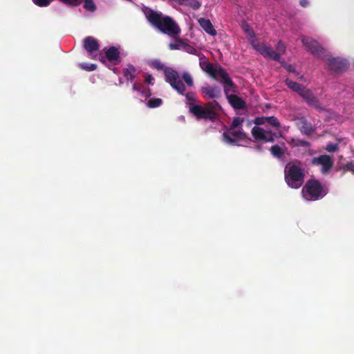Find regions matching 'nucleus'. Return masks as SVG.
Instances as JSON below:
<instances>
[{
	"label": "nucleus",
	"mask_w": 354,
	"mask_h": 354,
	"mask_svg": "<svg viewBox=\"0 0 354 354\" xmlns=\"http://www.w3.org/2000/svg\"><path fill=\"white\" fill-rule=\"evenodd\" d=\"M144 15L149 24L161 32L170 37H176L180 33V27L171 17L163 15L150 8H145Z\"/></svg>",
	"instance_id": "obj_1"
},
{
	"label": "nucleus",
	"mask_w": 354,
	"mask_h": 354,
	"mask_svg": "<svg viewBox=\"0 0 354 354\" xmlns=\"http://www.w3.org/2000/svg\"><path fill=\"white\" fill-rule=\"evenodd\" d=\"M149 66L158 71L163 70L165 81L176 90L179 94L183 95L185 92V86L180 79V75L176 70L171 67L165 66V65L158 59L150 62Z\"/></svg>",
	"instance_id": "obj_2"
},
{
	"label": "nucleus",
	"mask_w": 354,
	"mask_h": 354,
	"mask_svg": "<svg viewBox=\"0 0 354 354\" xmlns=\"http://www.w3.org/2000/svg\"><path fill=\"white\" fill-rule=\"evenodd\" d=\"M221 106L216 100L209 102L205 106L198 104L192 105L189 111L197 120H205L215 121L218 118V111L221 110Z\"/></svg>",
	"instance_id": "obj_3"
},
{
	"label": "nucleus",
	"mask_w": 354,
	"mask_h": 354,
	"mask_svg": "<svg viewBox=\"0 0 354 354\" xmlns=\"http://www.w3.org/2000/svg\"><path fill=\"white\" fill-rule=\"evenodd\" d=\"M301 162H288L284 169V178L287 185L292 189L299 188L304 182L305 172L300 166Z\"/></svg>",
	"instance_id": "obj_4"
},
{
	"label": "nucleus",
	"mask_w": 354,
	"mask_h": 354,
	"mask_svg": "<svg viewBox=\"0 0 354 354\" xmlns=\"http://www.w3.org/2000/svg\"><path fill=\"white\" fill-rule=\"evenodd\" d=\"M328 192L326 186L316 179H309L302 188L301 193L307 201H317L324 198Z\"/></svg>",
	"instance_id": "obj_5"
},
{
	"label": "nucleus",
	"mask_w": 354,
	"mask_h": 354,
	"mask_svg": "<svg viewBox=\"0 0 354 354\" xmlns=\"http://www.w3.org/2000/svg\"><path fill=\"white\" fill-rule=\"evenodd\" d=\"M301 42L306 50L314 56L320 57L325 53V49L319 44L317 40L313 39L312 37L302 36Z\"/></svg>",
	"instance_id": "obj_6"
},
{
	"label": "nucleus",
	"mask_w": 354,
	"mask_h": 354,
	"mask_svg": "<svg viewBox=\"0 0 354 354\" xmlns=\"http://www.w3.org/2000/svg\"><path fill=\"white\" fill-rule=\"evenodd\" d=\"M217 82H220L224 84V87L232 88V92H236V86L233 82L229 74L220 65H217L215 69V75L212 77Z\"/></svg>",
	"instance_id": "obj_7"
},
{
	"label": "nucleus",
	"mask_w": 354,
	"mask_h": 354,
	"mask_svg": "<svg viewBox=\"0 0 354 354\" xmlns=\"http://www.w3.org/2000/svg\"><path fill=\"white\" fill-rule=\"evenodd\" d=\"M311 165L314 166L320 165L322 167V174H328L330 172L334 165V162L330 156L324 154L313 158L311 160Z\"/></svg>",
	"instance_id": "obj_8"
},
{
	"label": "nucleus",
	"mask_w": 354,
	"mask_h": 354,
	"mask_svg": "<svg viewBox=\"0 0 354 354\" xmlns=\"http://www.w3.org/2000/svg\"><path fill=\"white\" fill-rule=\"evenodd\" d=\"M222 137L223 141L230 145L236 144L248 138L246 133L243 131H235L234 129H229L227 131L224 132Z\"/></svg>",
	"instance_id": "obj_9"
},
{
	"label": "nucleus",
	"mask_w": 354,
	"mask_h": 354,
	"mask_svg": "<svg viewBox=\"0 0 354 354\" xmlns=\"http://www.w3.org/2000/svg\"><path fill=\"white\" fill-rule=\"evenodd\" d=\"M232 88H227L225 86L224 93L227 97L228 102L234 109H244L246 106L245 102L239 96L235 94H229Z\"/></svg>",
	"instance_id": "obj_10"
},
{
	"label": "nucleus",
	"mask_w": 354,
	"mask_h": 354,
	"mask_svg": "<svg viewBox=\"0 0 354 354\" xmlns=\"http://www.w3.org/2000/svg\"><path fill=\"white\" fill-rule=\"evenodd\" d=\"M328 65L329 69L335 73H342L349 66V64L346 59L338 57L328 58Z\"/></svg>",
	"instance_id": "obj_11"
},
{
	"label": "nucleus",
	"mask_w": 354,
	"mask_h": 354,
	"mask_svg": "<svg viewBox=\"0 0 354 354\" xmlns=\"http://www.w3.org/2000/svg\"><path fill=\"white\" fill-rule=\"evenodd\" d=\"M299 95L308 105L315 108L316 109H322V107L319 104L318 98L310 90L305 87Z\"/></svg>",
	"instance_id": "obj_12"
},
{
	"label": "nucleus",
	"mask_w": 354,
	"mask_h": 354,
	"mask_svg": "<svg viewBox=\"0 0 354 354\" xmlns=\"http://www.w3.org/2000/svg\"><path fill=\"white\" fill-rule=\"evenodd\" d=\"M296 125L303 135L310 136L315 130V128L305 117L298 118L296 120Z\"/></svg>",
	"instance_id": "obj_13"
},
{
	"label": "nucleus",
	"mask_w": 354,
	"mask_h": 354,
	"mask_svg": "<svg viewBox=\"0 0 354 354\" xmlns=\"http://www.w3.org/2000/svg\"><path fill=\"white\" fill-rule=\"evenodd\" d=\"M201 93L204 97L218 99L221 97V91L216 86H206L201 88Z\"/></svg>",
	"instance_id": "obj_14"
},
{
	"label": "nucleus",
	"mask_w": 354,
	"mask_h": 354,
	"mask_svg": "<svg viewBox=\"0 0 354 354\" xmlns=\"http://www.w3.org/2000/svg\"><path fill=\"white\" fill-rule=\"evenodd\" d=\"M259 53L264 57L272 59L274 61L281 62V57L279 53H277L270 46L266 45L265 44H261Z\"/></svg>",
	"instance_id": "obj_15"
},
{
	"label": "nucleus",
	"mask_w": 354,
	"mask_h": 354,
	"mask_svg": "<svg viewBox=\"0 0 354 354\" xmlns=\"http://www.w3.org/2000/svg\"><path fill=\"white\" fill-rule=\"evenodd\" d=\"M84 47L88 53L91 54L99 50L100 45L94 37L88 36L84 40Z\"/></svg>",
	"instance_id": "obj_16"
},
{
	"label": "nucleus",
	"mask_w": 354,
	"mask_h": 354,
	"mask_svg": "<svg viewBox=\"0 0 354 354\" xmlns=\"http://www.w3.org/2000/svg\"><path fill=\"white\" fill-rule=\"evenodd\" d=\"M286 150L287 148L284 143L281 146L274 145L270 148V151L272 156L279 160H282L284 158Z\"/></svg>",
	"instance_id": "obj_17"
},
{
	"label": "nucleus",
	"mask_w": 354,
	"mask_h": 354,
	"mask_svg": "<svg viewBox=\"0 0 354 354\" xmlns=\"http://www.w3.org/2000/svg\"><path fill=\"white\" fill-rule=\"evenodd\" d=\"M106 59L115 64H118L120 59V53L119 50L115 47L111 46L105 51Z\"/></svg>",
	"instance_id": "obj_18"
},
{
	"label": "nucleus",
	"mask_w": 354,
	"mask_h": 354,
	"mask_svg": "<svg viewBox=\"0 0 354 354\" xmlns=\"http://www.w3.org/2000/svg\"><path fill=\"white\" fill-rule=\"evenodd\" d=\"M198 23L201 28L209 35L212 36L216 35V30L214 28L209 19L201 18L198 19Z\"/></svg>",
	"instance_id": "obj_19"
},
{
	"label": "nucleus",
	"mask_w": 354,
	"mask_h": 354,
	"mask_svg": "<svg viewBox=\"0 0 354 354\" xmlns=\"http://www.w3.org/2000/svg\"><path fill=\"white\" fill-rule=\"evenodd\" d=\"M123 75L128 81L132 82L137 75L136 68L132 64H129L128 68L123 69Z\"/></svg>",
	"instance_id": "obj_20"
},
{
	"label": "nucleus",
	"mask_w": 354,
	"mask_h": 354,
	"mask_svg": "<svg viewBox=\"0 0 354 354\" xmlns=\"http://www.w3.org/2000/svg\"><path fill=\"white\" fill-rule=\"evenodd\" d=\"M179 5L189 6L194 10L201 7V3L198 0H175Z\"/></svg>",
	"instance_id": "obj_21"
},
{
	"label": "nucleus",
	"mask_w": 354,
	"mask_h": 354,
	"mask_svg": "<svg viewBox=\"0 0 354 354\" xmlns=\"http://www.w3.org/2000/svg\"><path fill=\"white\" fill-rule=\"evenodd\" d=\"M285 83H286V85L289 88H290L291 90H292L295 92L298 93L299 95L301 93V91L305 88V86H304L303 85H301L296 82H294L293 80H292L289 78H287L285 80Z\"/></svg>",
	"instance_id": "obj_22"
},
{
	"label": "nucleus",
	"mask_w": 354,
	"mask_h": 354,
	"mask_svg": "<svg viewBox=\"0 0 354 354\" xmlns=\"http://www.w3.org/2000/svg\"><path fill=\"white\" fill-rule=\"evenodd\" d=\"M251 133L256 140L261 141L263 140L266 131L262 128L255 126L252 129Z\"/></svg>",
	"instance_id": "obj_23"
},
{
	"label": "nucleus",
	"mask_w": 354,
	"mask_h": 354,
	"mask_svg": "<svg viewBox=\"0 0 354 354\" xmlns=\"http://www.w3.org/2000/svg\"><path fill=\"white\" fill-rule=\"evenodd\" d=\"M200 66L211 77H214L216 66H214L212 64L208 62H201Z\"/></svg>",
	"instance_id": "obj_24"
},
{
	"label": "nucleus",
	"mask_w": 354,
	"mask_h": 354,
	"mask_svg": "<svg viewBox=\"0 0 354 354\" xmlns=\"http://www.w3.org/2000/svg\"><path fill=\"white\" fill-rule=\"evenodd\" d=\"M185 42L180 38L176 39L174 43H170L169 47L171 50H183Z\"/></svg>",
	"instance_id": "obj_25"
},
{
	"label": "nucleus",
	"mask_w": 354,
	"mask_h": 354,
	"mask_svg": "<svg viewBox=\"0 0 354 354\" xmlns=\"http://www.w3.org/2000/svg\"><path fill=\"white\" fill-rule=\"evenodd\" d=\"M290 143L292 147H310V143L308 141L301 140V139L292 138Z\"/></svg>",
	"instance_id": "obj_26"
},
{
	"label": "nucleus",
	"mask_w": 354,
	"mask_h": 354,
	"mask_svg": "<svg viewBox=\"0 0 354 354\" xmlns=\"http://www.w3.org/2000/svg\"><path fill=\"white\" fill-rule=\"evenodd\" d=\"M181 77L188 86L191 87L194 85L193 78L188 72H183Z\"/></svg>",
	"instance_id": "obj_27"
},
{
	"label": "nucleus",
	"mask_w": 354,
	"mask_h": 354,
	"mask_svg": "<svg viewBox=\"0 0 354 354\" xmlns=\"http://www.w3.org/2000/svg\"><path fill=\"white\" fill-rule=\"evenodd\" d=\"M162 103L160 98H151L147 102V106L149 108H156L160 106Z\"/></svg>",
	"instance_id": "obj_28"
},
{
	"label": "nucleus",
	"mask_w": 354,
	"mask_h": 354,
	"mask_svg": "<svg viewBox=\"0 0 354 354\" xmlns=\"http://www.w3.org/2000/svg\"><path fill=\"white\" fill-rule=\"evenodd\" d=\"M242 28L244 32L249 36L250 39L255 37L254 32L247 23H244Z\"/></svg>",
	"instance_id": "obj_29"
},
{
	"label": "nucleus",
	"mask_w": 354,
	"mask_h": 354,
	"mask_svg": "<svg viewBox=\"0 0 354 354\" xmlns=\"http://www.w3.org/2000/svg\"><path fill=\"white\" fill-rule=\"evenodd\" d=\"M266 122L274 127L277 128L280 127V122L279 120L274 116L267 117Z\"/></svg>",
	"instance_id": "obj_30"
},
{
	"label": "nucleus",
	"mask_w": 354,
	"mask_h": 354,
	"mask_svg": "<svg viewBox=\"0 0 354 354\" xmlns=\"http://www.w3.org/2000/svg\"><path fill=\"white\" fill-rule=\"evenodd\" d=\"M84 8L91 12H93L96 10V6L93 0H85Z\"/></svg>",
	"instance_id": "obj_31"
},
{
	"label": "nucleus",
	"mask_w": 354,
	"mask_h": 354,
	"mask_svg": "<svg viewBox=\"0 0 354 354\" xmlns=\"http://www.w3.org/2000/svg\"><path fill=\"white\" fill-rule=\"evenodd\" d=\"M68 6H78L82 3V0H59Z\"/></svg>",
	"instance_id": "obj_32"
},
{
	"label": "nucleus",
	"mask_w": 354,
	"mask_h": 354,
	"mask_svg": "<svg viewBox=\"0 0 354 354\" xmlns=\"http://www.w3.org/2000/svg\"><path fill=\"white\" fill-rule=\"evenodd\" d=\"M183 50L184 51H185L189 54H192V55H196L198 53L197 50L194 46H192L188 44H186L185 42Z\"/></svg>",
	"instance_id": "obj_33"
},
{
	"label": "nucleus",
	"mask_w": 354,
	"mask_h": 354,
	"mask_svg": "<svg viewBox=\"0 0 354 354\" xmlns=\"http://www.w3.org/2000/svg\"><path fill=\"white\" fill-rule=\"evenodd\" d=\"M80 67L87 71H95L97 68V65L95 64H86L85 63H81L80 64Z\"/></svg>",
	"instance_id": "obj_34"
},
{
	"label": "nucleus",
	"mask_w": 354,
	"mask_h": 354,
	"mask_svg": "<svg viewBox=\"0 0 354 354\" xmlns=\"http://www.w3.org/2000/svg\"><path fill=\"white\" fill-rule=\"evenodd\" d=\"M243 122V120L239 117H236V118H234L230 129H231V130L235 129L237 127L241 125Z\"/></svg>",
	"instance_id": "obj_35"
},
{
	"label": "nucleus",
	"mask_w": 354,
	"mask_h": 354,
	"mask_svg": "<svg viewBox=\"0 0 354 354\" xmlns=\"http://www.w3.org/2000/svg\"><path fill=\"white\" fill-rule=\"evenodd\" d=\"M325 149L328 152L333 153V152L337 151L339 149V146H338V144H335V143L330 142L326 145Z\"/></svg>",
	"instance_id": "obj_36"
},
{
	"label": "nucleus",
	"mask_w": 354,
	"mask_h": 354,
	"mask_svg": "<svg viewBox=\"0 0 354 354\" xmlns=\"http://www.w3.org/2000/svg\"><path fill=\"white\" fill-rule=\"evenodd\" d=\"M53 0H32L34 3L39 7H46L50 5Z\"/></svg>",
	"instance_id": "obj_37"
},
{
	"label": "nucleus",
	"mask_w": 354,
	"mask_h": 354,
	"mask_svg": "<svg viewBox=\"0 0 354 354\" xmlns=\"http://www.w3.org/2000/svg\"><path fill=\"white\" fill-rule=\"evenodd\" d=\"M277 53H279L280 56L286 53V46L281 41L277 43Z\"/></svg>",
	"instance_id": "obj_38"
},
{
	"label": "nucleus",
	"mask_w": 354,
	"mask_h": 354,
	"mask_svg": "<svg viewBox=\"0 0 354 354\" xmlns=\"http://www.w3.org/2000/svg\"><path fill=\"white\" fill-rule=\"evenodd\" d=\"M250 44L257 51H260V48H261V44H259L258 41L256 39L255 37H252L250 39Z\"/></svg>",
	"instance_id": "obj_39"
},
{
	"label": "nucleus",
	"mask_w": 354,
	"mask_h": 354,
	"mask_svg": "<svg viewBox=\"0 0 354 354\" xmlns=\"http://www.w3.org/2000/svg\"><path fill=\"white\" fill-rule=\"evenodd\" d=\"M343 169L351 171L354 174V161L348 162L345 165H344Z\"/></svg>",
	"instance_id": "obj_40"
},
{
	"label": "nucleus",
	"mask_w": 354,
	"mask_h": 354,
	"mask_svg": "<svg viewBox=\"0 0 354 354\" xmlns=\"http://www.w3.org/2000/svg\"><path fill=\"white\" fill-rule=\"evenodd\" d=\"M263 141L266 142H274V138L271 131H266Z\"/></svg>",
	"instance_id": "obj_41"
},
{
	"label": "nucleus",
	"mask_w": 354,
	"mask_h": 354,
	"mask_svg": "<svg viewBox=\"0 0 354 354\" xmlns=\"http://www.w3.org/2000/svg\"><path fill=\"white\" fill-rule=\"evenodd\" d=\"M143 77L145 78V81L146 83H147L148 84L153 85L154 78L152 76V75L148 74V73H145Z\"/></svg>",
	"instance_id": "obj_42"
},
{
	"label": "nucleus",
	"mask_w": 354,
	"mask_h": 354,
	"mask_svg": "<svg viewBox=\"0 0 354 354\" xmlns=\"http://www.w3.org/2000/svg\"><path fill=\"white\" fill-rule=\"evenodd\" d=\"M185 97L188 101H190V102L196 101V95L193 92H187L185 94Z\"/></svg>",
	"instance_id": "obj_43"
},
{
	"label": "nucleus",
	"mask_w": 354,
	"mask_h": 354,
	"mask_svg": "<svg viewBox=\"0 0 354 354\" xmlns=\"http://www.w3.org/2000/svg\"><path fill=\"white\" fill-rule=\"evenodd\" d=\"M267 117H258L255 118L254 123L257 125H261L266 122Z\"/></svg>",
	"instance_id": "obj_44"
},
{
	"label": "nucleus",
	"mask_w": 354,
	"mask_h": 354,
	"mask_svg": "<svg viewBox=\"0 0 354 354\" xmlns=\"http://www.w3.org/2000/svg\"><path fill=\"white\" fill-rule=\"evenodd\" d=\"M286 69L288 72H290V73H297L296 70H295V68L292 65H286Z\"/></svg>",
	"instance_id": "obj_45"
},
{
	"label": "nucleus",
	"mask_w": 354,
	"mask_h": 354,
	"mask_svg": "<svg viewBox=\"0 0 354 354\" xmlns=\"http://www.w3.org/2000/svg\"><path fill=\"white\" fill-rule=\"evenodd\" d=\"M299 4L304 8H306L308 6V0H300Z\"/></svg>",
	"instance_id": "obj_46"
},
{
	"label": "nucleus",
	"mask_w": 354,
	"mask_h": 354,
	"mask_svg": "<svg viewBox=\"0 0 354 354\" xmlns=\"http://www.w3.org/2000/svg\"><path fill=\"white\" fill-rule=\"evenodd\" d=\"M132 90L133 91H141V86L138 85L137 84H133V86H132Z\"/></svg>",
	"instance_id": "obj_47"
},
{
	"label": "nucleus",
	"mask_w": 354,
	"mask_h": 354,
	"mask_svg": "<svg viewBox=\"0 0 354 354\" xmlns=\"http://www.w3.org/2000/svg\"><path fill=\"white\" fill-rule=\"evenodd\" d=\"M254 149L257 151H261L262 150V147L259 145H257L254 147Z\"/></svg>",
	"instance_id": "obj_48"
}]
</instances>
